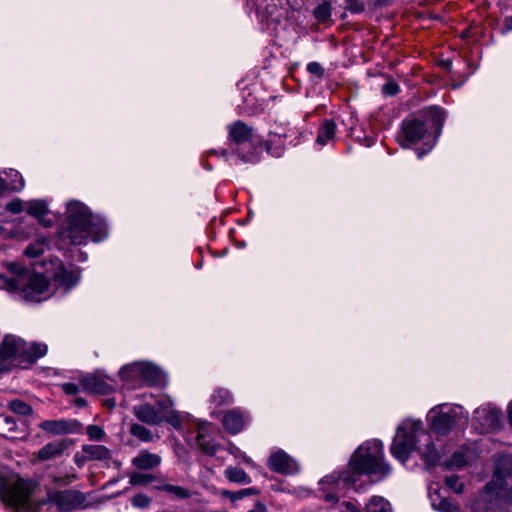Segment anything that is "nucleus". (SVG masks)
Returning <instances> with one entry per match:
<instances>
[{"label":"nucleus","mask_w":512,"mask_h":512,"mask_svg":"<svg viewBox=\"0 0 512 512\" xmlns=\"http://www.w3.org/2000/svg\"><path fill=\"white\" fill-rule=\"evenodd\" d=\"M391 472L384 460L383 444L379 440H368L361 444L349 462L345 472H334L319 482L320 490L326 502L335 503L338 497L354 485L361 475H367L374 481H380Z\"/></svg>","instance_id":"nucleus-1"},{"label":"nucleus","mask_w":512,"mask_h":512,"mask_svg":"<svg viewBox=\"0 0 512 512\" xmlns=\"http://www.w3.org/2000/svg\"><path fill=\"white\" fill-rule=\"evenodd\" d=\"M108 229L103 218L93 215L90 209L79 201H70L66 206V220L60 238L73 245L85 244L90 237L99 242L107 237Z\"/></svg>","instance_id":"nucleus-2"},{"label":"nucleus","mask_w":512,"mask_h":512,"mask_svg":"<svg viewBox=\"0 0 512 512\" xmlns=\"http://www.w3.org/2000/svg\"><path fill=\"white\" fill-rule=\"evenodd\" d=\"M6 267L8 274H0V288L18 293L23 299L32 302H40L51 296L48 281L43 275L13 262Z\"/></svg>","instance_id":"nucleus-3"},{"label":"nucleus","mask_w":512,"mask_h":512,"mask_svg":"<svg viewBox=\"0 0 512 512\" xmlns=\"http://www.w3.org/2000/svg\"><path fill=\"white\" fill-rule=\"evenodd\" d=\"M444 119V111L441 108L433 107L427 112L425 121L418 119L405 120L402 123L404 139L401 145L409 148L411 145L423 141L426 148L417 151L418 158H421L431 151L436 144Z\"/></svg>","instance_id":"nucleus-4"},{"label":"nucleus","mask_w":512,"mask_h":512,"mask_svg":"<svg viewBox=\"0 0 512 512\" xmlns=\"http://www.w3.org/2000/svg\"><path fill=\"white\" fill-rule=\"evenodd\" d=\"M427 418L434 431L447 434L456 426H466L469 414L460 405L443 403L431 408Z\"/></svg>","instance_id":"nucleus-5"},{"label":"nucleus","mask_w":512,"mask_h":512,"mask_svg":"<svg viewBox=\"0 0 512 512\" xmlns=\"http://www.w3.org/2000/svg\"><path fill=\"white\" fill-rule=\"evenodd\" d=\"M47 352V345L43 343H27L21 338L7 335L0 344V359H23L27 362H34L44 356Z\"/></svg>","instance_id":"nucleus-6"},{"label":"nucleus","mask_w":512,"mask_h":512,"mask_svg":"<svg viewBox=\"0 0 512 512\" xmlns=\"http://www.w3.org/2000/svg\"><path fill=\"white\" fill-rule=\"evenodd\" d=\"M30 488L22 479L8 480L0 477V499L17 512H27L32 508Z\"/></svg>","instance_id":"nucleus-7"},{"label":"nucleus","mask_w":512,"mask_h":512,"mask_svg":"<svg viewBox=\"0 0 512 512\" xmlns=\"http://www.w3.org/2000/svg\"><path fill=\"white\" fill-rule=\"evenodd\" d=\"M421 431V421L407 419L398 426L391 445L392 455L405 463L410 453L415 449L416 433Z\"/></svg>","instance_id":"nucleus-8"},{"label":"nucleus","mask_w":512,"mask_h":512,"mask_svg":"<svg viewBox=\"0 0 512 512\" xmlns=\"http://www.w3.org/2000/svg\"><path fill=\"white\" fill-rule=\"evenodd\" d=\"M213 427L208 422H194L187 431V442L195 443L204 453L215 455L219 445L212 439Z\"/></svg>","instance_id":"nucleus-9"},{"label":"nucleus","mask_w":512,"mask_h":512,"mask_svg":"<svg viewBox=\"0 0 512 512\" xmlns=\"http://www.w3.org/2000/svg\"><path fill=\"white\" fill-rule=\"evenodd\" d=\"M172 406V400L165 396L159 398L155 406L148 403L136 405L133 412L140 421L150 425H158L164 421L166 413Z\"/></svg>","instance_id":"nucleus-10"},{"label":"nucleus","mask_w":512,"mask_h":512,"mask_svg":"<svg viewBox=\"0 0 512 512\" xmlns=\"http://www.w3.org/2000/svg\"><path fill=\"white\" fill-rule=\"evenodd\" d=\"M501 412L491 405H483L474 411L473 426L480 433H488L498 428Z\"/></svg>","instance_id":"nucleus-11"},{"label":"nucleus","mask_w":512,"mask_h":512,"mask_svg":"<svg viewBox=\"0 0 512 512\" xmlns=\"http://www.w3.org/2000/svg\"><path fill=\"white\" fill-rule=\"evenodd\" d=\"M85 501L82 493L77 491L65 490L61 492H51L48 495L47 502L57 506L62 512H70L80 508Z\"/></svg>","instance_id":"nucleus-12"},{"label":"nucleus","mask_w":512,"mask_h":512,"mask_svg":"<svg viewBox=\"0 0 512 512\" xmlns=\"http://www.w3.org/2000/svg\"><path fill=\"white\" fill-rule=\"evenodd\" d=\"M267 466L270 470L280 474H295L299 471L297 461L281 449L271 453Z\"/></svg>","instance_id":"nucleus-13"},{"label":"nucleus","mask_w":512,"mask_h":512,"mask_svg":"<svg viewBox=\"0 0 512 512\" xmlns=\"http://www.w3.org/2000/svg\"><path fill=\"white\" fill-rule=\"evenodd\" d=\"M255 137L253 129L242 121H236L228 127V148L231 151L235 146L250 145V139Z\"/></svg>","instance_id":"nucleus-14"},{"label":"nucleus","mask_w":512,"mask_h":512,"mask_svg":"<svg viewBox=\"0 0 512 512\" xmlns=\"http://www.w3.org/2000/svg\"><path fill=\"white\" fill-rule=\"evenodd\" d=\"M81 427V423L74 419L45 420L39 424L40 429L54 435L77 433Z\"/></svg>","instance_id":"nucleus-15"},{"label":"nucleus","mask_w":512,"mask_h":512,"mask_svg":"<svg viewBox=\"0 0 512 512\" xmlns=\"http://www.w3.org/2000/svg\"><path fill=\"white\" fill-rule=\"evenodd\" d=\"M135 369L142 373V385L161 386L167 382L164 372L151 363L143 362V366H136Z\"/></svg>","instance_id":"nucleus-16"},{"label":"nucleus","mask_w":512,"mask_h":512,"mask_svg":"<svg viewBox=\"0 0 512 512\" xmlns=\"http://www.w3.org/2000/svg\"><path fill=\"white\" fill-rule=\"evenodd\" d=\"M248 418L239 409L227 411L222 419L223 426L231 434L239 433L245 426Z\"/></svg>","instance_id":"nucleus-17"},{"label":"nucleus","mask_w":512,"mask_h":512,"mask_svg":"<svg viewBox=\"0 0 512 512\" xmlns=\"http://www.w3.org/2000/svg\"><path fill=\"white\" fill-rule=\"evenodd\" d=\"M161 461L162 458L160 455L151 453L148 450H141L132 458L131 463L139 470H150L158 467Z\"/></svg>","instance_id":"nucleus-18"},{"label":"nucleus","mask_w":512,"mask_h":512,"mask_svg":"<svg viewBox=\"0 0 512 512\" xmlns=\"http://www.w3.org/2000/svg\"><path fill=\"white\" fill-rule=\"evenodd\" d=\"M258 142L256 137L250 139V145L235 146L230 152L238 157L243 163H256L259 161V151L256 146Z\"/></svg>","instance_id":"nucleus-19"},{"label":"nucleus","mask_w":512,"mask_h":512,"mask_svg":"<svg viewBox=\"0 0 512 512\" xmlns=\"http://www.w3.org/2000/svg\"><path fill=\"white\" fill-rule=\"evenodd\" d=\"M54 280L60 287L66 291L74 287L79 281V272L75 270H68L61 263L58 264L56 271L53 274Z\"/></svg>","instance_id":"nucleus-20"},{"label":"nucleus","mask_w":512,"mask_h":512,"mask_svg":"<svg viewBox=\"0 0 512 512\" xmlns=\"http://www.w3.org/2000/svg\"><path fill=\"white\" fill-rule=\"evenodd\" d=\"M68 443L65 440H57L44 445L37 453L39 461H47L59 457L67 449Z\"/></svg>","instance_id":"nucleus-21"},{"label":"nucleus","mask_w":512,"mask_h":512,"mask_svg":"<svg viewBox=\"0 0 512 512\" xmlns=\"http://www.w3.org/2000/svg\"><path fill=\"white\" fill-rule=\"evenodd\" d=\"M136 366H143V362H134L125 365L119 371L120 378L129 388H135L142 385V373L135 369Z\"/></svg>","instance_id":"nucleus-22"},{"label":"nucleus","mask_w":512,"mask_h":512,"mask_svg":"<svg viewBox=\"0 0 512 512\" xmlns=\"http://www.w3.org/2000/svg\"><path fill=\"white\" fill-rule=\"evenodd\" d=\"M26 212L29 215L37 218L39 223L44 227L51 226L52 222L50 220L44 219V216L49 212L48 203L45 200L38 199L27 201Z\"/></svg>","instance_id":"nucleus-23"},{"label":"nucleus","mask_w":512,"mask_h":512,"mask_svg":"<svg viewBox=\"0 0 512 512\" xmlns=\"http://www.w3.org/2000/svg\"><path fill=\"white\" fill-rule=\"evenodd\" d=\"M495 497L497 503H490L487 506L490 512H512V487L501 489Z\"/></svg>","instance_id":"nucleus-24"},{"label":"nucleus","mask_w":512,"mask_h":512,"mask_svg":"<svg viewBox=\"0 0 512 512\" xmlns=\"http://www.w3.org/2000/svg\"><path fill=\"white\" fill-rule=\"evenodd\" d=\"M83 385L86 390L97 394H109L113 391L112 384L98 375L84 378Z\"/></svg>","instance_id":"nucleus-25"},{"label":"nucleus","mask_w":512,"mask_h":512,"mask_svg":"<svg viewBox=\"0 0 512 512\" xmlns=\"http://www.w3.org/2000/svg\"><path fill=\"white\" fill-rule=\"evenodd\" d=\"M431 505L435 510L442 512H458V508L448 498L442 496L439 491L429 490Z\"/></svg>","instance_id":"nucleus-26"},{"label":"nucleus","mask_w":512,"mask_h":512,"mask_svg":"<svg viewBox=\"0 0 512 512\" xmlns=\"http://www.w3.org/2000/svg\"><path fill=\"white\" fill-rule=\"evenodd\" d=\"M335 134H336L335 122L333 120L326 119L319 127L316 142L319 145L324 146L334 140Z\"/></svg>","instance_id":"nucleus-27"},{"label":"nucleus","mask_w":512,"mask_h":512,"mask_svg":"<svg viewBox=\"0 0 512 512\" xmlns=\"http://www.w3.org/2000/svg\"><path fill=\"white\" fill-rule=\"evenodd\" d=\"M82 450L87 453L90 461H105L111 459V451L103 445L86 444L82 446Z\"/></svg>","instance_id":"nucleus-28"},{"label":"nucleus","mask_w":512,"mask_h":512,"mask_svg":"<svg viewBox=\"0 0 512 512\" xmlns=\"http://www.w3.org/2000/svg\"><path fill=\"white\" fill-rule=\"evenodd\" d=\"M3 173L6 176V178H4V180H5L7 190L18 192L24 188V186H25L24 179L18 171L14 170V169H8V170L3 171Z\"/></svg>","instance_id":"nucleus-29"},{"label":"nucleus","mask_w":512,"mask_h":512,"mask_svg":"<svg viewBox=\"0 0 512 512\" xmlns=\"http://www.w3.org/2000/svg\"><path fill=\"white\" fill-rule=\"evenodd\" d=\"M512 473V455H501L496 458L494 476L504 478Z\"/></svg>","instance_id":"nucleus-30"},{"label":"nucleus","mask_w":512,"mask_h":512,"mask_svg":"<svg viewBox=\"0 0 512 512\" xmlns=\"http://www.w3.org/2000/svg\"><path fill=\"white\" fill-rule=\"evenodd\" d=\"M48 246L46 237H40L35 242L30 243L24 250V254L29 258H36L42 255Z\"/></svg>","instance_id":"nucleus-31"},{"label":"nucleus","mask_w":512,"mask_h":512,"mask_svg":"<svg viewBox=\"0 0 512 512\" xmlns=\"http://www.w3.org/2000/svg\"><path fill=\"white\" fill-rule=\"evenodd\" d=\"M366 512H392L390 503L381 496H373L365 507Z\"/></svg>","instance_id":"nucleus-32"},{"label":"nucleus","mask_w":512,"mask_h":512,"mask_svg":"<svg viewBox=\"0 0 512 512\" xmlns=\"http://www.w3.org/2000/svg\"><path fill=\"white\" fill-rule=\"evenodd\" d=\"M226 478L235 483L240 484H249L251 483L250 477L247 475V473L237 467H227L224 472Z\"/></svg>","instance_id":"nucleus-33"},{"label":"nucleus","mask_w":512,"mask_h":512,"mask_svg":"<svg viewBox=\"0 0 512 512\" xmlns=\"http://www.w3.org/2000/svg\"><path fill=\"white\" fill-rule=\"evenodd\" d=\"M159 491L167 492L178 499H187L191 496V493L186 488L172 484H162L155 487Z\"/></svg>","instance_id":"nucleus-34"},{"label":"nucleus","mask_w":512,"mask_h":512,"mask_svg":"<svg viewBox=\"0 0 512 512\" xmlns=\"http://www.w3.org/2000/svg\"><path fill=\"white\" fill-rule=\"evenodd\" d=\"M211 402L217 407L230 405L233 402V396L227 389L218 388L211 395Z\"/></svg>","instance_id":"nucleus-35"},{"label":"nucleus","mask_w":512,"mask_h":512,"mask_svg":"<svg viewBox=\"0 0 512 512\" xmlns=\"http://www.w3.org/2000/svg\"><path fill=\"white\" fill-rule=\"evenodd\" d=\"M421 457L425 461L427 467H433L438 463L440 454L433 443H428L425 449L421 451Z\"/></svg>","instance_id":"nucleus-36"},{"label":"nucleus","mask_w":512,"mask_h":512,"mask_svg":"<svg viewBox=\"0 0 512 512\" xmlns=\"http://www.w3.org/2000/svg\"><path fill=\"white\" fill-rule=\"evenodd\" d=\"M156 477L152 474L134 472L129 476V483L132 486H146L152 483Z\"/></svg>","instance_id":"nucleus-37"},{"label":"nucleus","mask_w":512,"mask_h":512,"mask_svg":"<svg viewBox=\"0 0 512 512\" xmlns=\"http://www.w3.org/2000/svg\"><path fill=\"white\" fill-rule=\"evenodd\" d=\"M131 434L143 442H150L153 440V435L149 429L140 424H133L131 426Z\"/></svg>","instance_id":"nucleus-38"},{"label":"nucleus","mask_w":512,"mask_h":512,"mask_svg":"<svg viewBox=\"0 0 512 512\" xmlns=\"http://www.w3.org/2000/svg\"><path fill=\"white\" fill-rule=\"evenodd\" d=\"M314 16L321 22L328 20L331 16V5L327 2L318 5L314 10Z\"/></svg>","instance_id":"nucleus-39"},{"label":"nucleus","mask_w":512,"mask_h":512,"mask_svg":"<svg viewBox=\"0 0 512 512\" xmlns=\"http://www.w3.org/2000/svg\"><path fill=\"white\" fill-rule=\"evenodd\" d=\"M9 408L16 414L28 415L31 413V407L21 400H13L9 403Z\"/></svg>","instance_id":"nucleus-40"},{"label":"nucleus","mask_w":512,"mask_h":512,"mask_svg":"<svg viewBox=\"0 0 512 512\" xmlns=\"http://www.w3.org/2000/svg\"><path fill=\"white\" fill-rule=\"evenodd\" d=\"M86 433L89 436V439L93 441H100L105 437L104 430L97 425H89L86 428Z\"/></svg>","instance_id":"nucleus-41"},{"label":"nucleus","mask_w":512,"mask_h":512,"mask_svg":"<svg viewBox=\"0 0 512 512\" xmlns=\"http://www.w3.org/2000/svg\"><path fill=\"white\" fill-rule=\"evenodd\" d=\"M446 485L452 489L455 493H461L463 491V483L460 482L457 475L447 476L445 478Z\"/></svg>","instance_id":"nucleus-42"},{"label":"nucleus","mask_w":512,"mask_h":512,"mask_svg":"<svg viewBox=\"0 0 512 512\" xmlns=\"http://www.w3.org/2000/svg\"><path fill=\"white\" fill-rule=\"evenodd\" d=\"M227 451L233 455L235 458H242V460L248 464V465H253V462L252 460L250 459V457L246 456L236 445H234L233 443L229 442L228 443V446H227Z\"/></svg>","instance_id":"nucleus-43"},{"label":"nucleus","mask_w":512,"mask_h":512,"mask_svg":"<svg viewBox=\"0 0 512 512\" xmlns=\"http://www.w3.org/2000/svg\"><path fill=\"white\" fill-rule=\"evenodd\" d=\"M26 204H27V201H23L19 198H16V199H13L12 201H10L9 203H7L6 205V209L12 213H20L22 211H26Z\"/></svg>","instance_id":"nucleus-44"},{"label":"nucleus","mask_w":512,"mask_h":512,"mask_svg":"<svg viewBox=\"0 0 512 512\" xmlns=\"http://www.w3.org/2000/svg\"><path fill=\"white\" fill-rule=\"evenodd\" d=\"M164 421L169 422L176 429L181 428V418L179 414L173 410V406L169 408L168 412L166 413Z\"/></svg>","instance_id":"nucleus-45"},{"label":"nucleus","mask_w":512,"mask_h":512,"mask_svg":"<svg viewBox=\"0 0 512 512\" xmlns=\"http://www.w3.org/2000/svg\"><path fill=\"white\" fill-rule=\"evenodd\" d=\"M150 503L151 499L147 495L142 493L136 494L132 498V504L137 508H147L150 505Z\"/></svg>","instance_id":"nucleus-46"},{"label":"nucleus","mask_w":512,"mask_h":512,"mask_svg":"<svg viewBox=\"0 0 512 512\" xmlns=\"http://www.w3.org/2000/svg\"><path fill=\"white\" fill-rule=\"evenodd\" d=\"M251 489H243L238 492H231L228 490H223L221 492V495L224 497L230 498L232 501H237L239 499H242L244 496L250 494Z\"/></svg>","instance_id":"nucleus-47"},{"label":"nucleus","mask_w":512,"mask_h":512,"mask_svg":"<svg viewBox=\"0 0 512 512\" xmlns=\"http://www.w3.org/2000/svg\"><path fill=\"white\" fill-rule=\"evenodd\" d=\"M466 463L465 457L462 453H454L449 466L462 467Z\"/></svg>","instance_id":"nucleus-48"},{"label":"nucleus","mask_w":512,"mask_h":512,"mask_svg":"<svg viewBox=\"0 0 512 512\" xmlns=\"http://www.w3.org/2000/svg\"><path fill=\"white\" fill-rule=\"evenodd\" d=\"M272 142H273L272 140L266 142L267 151L269 153H271V155L274 156V157L282 156V154L284 152V148L282 146H279V145H276L275 148H272V146H271Z\"/></svg>","instance_id":"nucleus-49"},{"label":"nucleus","mask_w":512,"mask_h":512,"mask_svg":"<svg viewBox=\"0 0 512 512\" xmlns=\"http://www.w3.org/2000/svg\"><path fill=\"white\" fill-rule=\"evenodd\" d=\"M307 70H308V72H310L311 74H314V75H318V76L323 75V69H322L321 65L317 62H310L307 65Z\"/></svg>","instance_id":"nucleus-50"},{"label":"nucleus","mask_w":512,"mask_h":512,"mask_svg":"<svg viewBox=\"0 0 512 512\" xmlns=\"http://www.w3.org/2000/svg\"><path fill=\"white\" fill-rule=\"evenodd\" d=\"M348 2V9L351 11V12H354V13H357V12H361L364 10V5L359 2L358 0H347Z\"/></svg>","instance_id":"nucleus-51"},{"label":"nucleus","mask_w":512,"mask_h":512,"mask_svg":"<svg viewBox=\"0 0 512 512\" xmlns=\"http://www.w3.org/2000/svg\"><path fill=\"white\" fill-rule=\"evenodd\" d=\"M399 91V87L396 83L390 82L383 86V92L388 95H395Z\"/></svg>","instance_id":"nucleus-52"},{"label":"nucleus","mask_w":512,"mask_h":512,"mask_svg":"<svg viewBox=\"0 0 512 512\" xmlns=\"http://www.w3.org/2000/svg\"><path fill=\"white\" fill-rule=\"evenodd\" d=\"M87 456V453H85L82 449L81 452H77L74 456L75 463L81 467L85 462L90 461Z\"/></svg>","instance_id":"nucleus-53"},{"label":"nucleus","mask_w":512,"mask_h":512,"mask_svg":"<svg viewBox=\"0 0 512 512\" xmlns=\"http://www.w3.org/2000/svg\"><path fill=\"white\" fill-rule=\"evenodd\" d=\"M340 512H360V510L351 502H343L339 507Z\"/></svg>","instance_id":"nucleus-54"},{"label":"nucleus","mask_w":512,"mask_h":512,"mask_svg":"<svg viewBox=\"0 0 512 512\" xmlns=\"http://www.w3.org/2000/svg\"><path fill=\"white\" fill-rule=\"evenodd\" d=\"M63 390L69 395H74L78 392V386L73 383H66L63 385Z\"/></svg>","instance_id":"nucleus-55"},{"label":"nucleus","mask_w":512,"mask_h":512,"mask_svg":"<svg viewBox=\"0 0 512 512\" xmlns=\"http://www.w3.org/2000/svg\"><path fill=\"white\" fill-rule=\"evenodd\" d=\"M248 512H267V509L264 504L258 502L254 505V507Z\"/></svg>","instance_id":"nucleus-56"},{"label":"nucleus","mask_w":512,"mask_h":512,"mask_svg":"<svg viewBox=\"0 0 512 512\" xmlns=\"http://www.w3.org/2000/svg\"><path fill=\"white\" fill-rule=\"evenodd\" d=\"M4 422H5L7 425H10V428H9V430H10V431L15 430V428H16V424H15V421H14V419H13V418H11V417L7 416V417H5V418H4Z\"/></svg>","instance_id":"nucleus-57"},{"label":"nucleus","mask_w":512,"mask_h":512,"mask_svg":"<svg viewBox=\"0 0 512 512\" xmlns=\"http://www.w3.org/2000/svg\"><path fill=\"white\" fill-rule=\"evenodd\" d=\"M504 29L506 31L512 30V16L505 18L504 20Z\"/></svg>","instance_id":"nucleus-58"},{"label":"nucleus","mask_w":512,"mask_h":512,"mask_svg":"<svg viewBox=\"0 0 512 512\" xmlns=\"http://www.w3.org/2000/svg\"><path fill=\"white\" fill-rule=\"evenodd\" d=\"M508 419H509V423L512 426V401L508 405Z\"/></svg>","instance_id":"nucleus-59"},{"label":"nucleus","mask_w":512,"mask_h":512,"mask_svg":"<svg viewBox=\"0 0 512 512\" xmlns=\"http://www.w3.org/2000/svg\"><path fill=\"white\" fill-rule=\"evenodd\" d=\"M221 153V156L224 157L225 160H228L229 159V156H230V152L226 149H222L220 151Z\"/></svg>","instance_id":"nucleus-60"},{"label":"nucleus","mask_w":512,"mask_h":512,"mask_svg":"<svg viewBox=\"0 0 512 512\" xmlns=\"http://www.w3.org/2000/svg\"><path fill=\"white\" fill-rule=\"evenodd\" d=\"M419 433H421L423 436H426V438H429V435H426V434L424 433V430H423V426H422V425H421V431H418V432L416 433V438L418 437V434H419Z\"/></svg>","instance_id":"nucleus-61"},{"label":"nucleus","mask_w":512,"mask_h":512,"mask_svg":"<svg viewBox=\"0 0 512 512\" xmlns=\"http://www.w3.org/2000/svg\"><path fill=\"white\" fill-rule=\"evenodd\" d=\"M84 404H85V401H84V400H82V399H79V400H78V405H84Z\"/></svg>","instance_id":"nucleus-62"},{"label":"nucleus","mask_w":512,"mask_h":512,"mask_svg":"<svg viewBox=\"0 0 512 512\" xmlns=\"http://www.w3.org/2000/svg\"><path fill=\"white\" fill-rule=\"evenodd\" d=\"M18 238H19V239H26V238H27V236H26V235H23V236L18 237Z\"/></svg>","instance_id":"nucleus-63"},{"label":"nucleus","mask_w":512,"mask_h":512,"mask_svg":"<svg viewBox=\"0 0 512 512\" xmlns=\"http://www.w3.org/2000/svg\"><path fill=\"white\" fill-rule=\"evenodd\" d=\"M385 0H377L378 3H384Z\"/></svg>","instance_id":"nucleus-64"}]
</instances>
